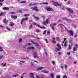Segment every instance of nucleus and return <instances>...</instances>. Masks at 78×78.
<instances>
[{
	"label": "nucleus",
	"instance_id": "nucleus-1",
	"mask_svg": "<svg viewBox=\"0 0 78 78\" xmlns=\"http://www.w3.org/2000/svg\"><path fill=\"white\" fill-rule=\"evenodd\" d=\"M31 9H32V10H34L35 11L37 12L39 11V9H37V8L36 6H34V7H32L30 8Z\"/></svg>",
	"mask_w": 78,
	"mask_h": 78
},
{
	"label": "nucleus",
	"instance_id": "nucleus-2",
	"mask_svg": "<svg viewBox=\"0 0 78 78\" xmlns=\"http://www.w3.org/2000/svg\"><path fill=\"white\" fill-rule=\"evenodd\" d=\"M28 20V18H27V17H25L23 18L21 20V25H22V24H23V22L24 21H25V20Z\"/></svg>",
	"mask_w": 78,
	"mask_h": 78
},
{
	"label": "nucleus",
	"instance_id": "nucleus-3",
	"mask_svg": "<svg viewBox=\"0 0 78 78\" xmlns=\"http://www.w3.org/2000/svg\"><path fill=\"white\" fill-rule=\"evenodd\" d=\"M49 22L50 20H49L47 19L46 20L45 22L44 21L43 22V25H46V23L47 24H48V22Z\"/></svg>",
	"mask_w": 78,
	"mask_h": 78
},
{
	"label": "nucleus",
	"instance_id": "nucleus-4",
	"mask_svg": "<svg viewBox=\"0 0 78 78\" xmlns=\"http://www.w3.org/2000/svg\"><path fill=\"white\" fill-rule=\"evenodd\" d=\"M46 10H47V11H53V10L52 8L48 7H46Z\"/></svg>",
	"mask_w": 78,
	"mask_h": 78
},
{
	"label": "nucleus",
	"instance_id": "nucleus-5",
	"mask_svg": "<svg viewBox=\"0 0 78 78\" xmlns=\"http://www.w3.org/2000/svg\"><path fill=\"white\" fill-rule=\"evenodd\" d=\"M57 46L58 47V48H57V50L58 51H60V50H61V45L59 44H57Z\"/></svg>",
	"mask_w": 78,
	"mask_h": 78
},
{
	"label": "nucleus",
	"instance_id": "nucleus-6",
	"mask_svg": "<svg viewBox=\"0 0 78 78\" xmlns=\"http://www.w3.org/2000/svg\"><path fill=\"white\" fill-rule=\"evenodd\" d=\"M66 9L68 11L70 12H71V13H73V10H72V9H70L69 8H67Z\"/></svg>",
	"mask_w": 78,
	"mask_h": 78
},
{
	"label": "nucleus",
	"instance_id": "nucleus-7",
	"mask_svg": "<svg viewBox=\"0 0 78 78\" xmlns=\"http://www.w3.org/2000/svg\"><path fill=\"white\" fill-rule=\"evenodd\" d=\"M68 33H70L71 36H73V32H72V31L70 30H68Z\"/></svg>",
	"mask_w": 78,
	"mask_h": 78
},
{
	"label": "nucleus",
	"instance_id": "nucleus-8",
	"mask_svg": "<svg viewBox=\"0 0 78 78\" xmlns=\"http://www.w3.org/2000/svg\"><path fill=\"white\" fill-rule=\"evenodd\" d=\"M41 72H43V73H49V71L47 70H42Z\"/></svg>",
	"mask_w": 78,
	"mask_h": 78
},
{
	"label": "nucleus",
	"instance_id": "nucleus-9",
	"mask_svg": "<svg viewBox=\"0 0 78 78\" xmlns=\"http://www.w3.org/2000/svg\"><path fill=\"white\" fill-rule=\"evenodd\" d=\"M56 23H53L52 24H50V27L51 28L52 27H53V26H56Z\"/></svg>",
	"mask_w": 78,
	"mask_h": 78
},
{
	"label": "nucleus",
	"instance_id": "nucleus-10",
	"mask_svg": "<svg viewBox=\"0 0 78 78\" xmlns=\"http://www.w3.org/2000/svg\"><path fill=\"white\" fill-rule=\"evenodd\" d=\"M29 76L31 78H34V74L33 73H30Z\"/></svg>",
	"mask_w": 78,
	"mask_h": 78
},
{
	"label": "nucleus",
	"instance_id": "nucleus-11",
	"mask_svg": "<svg viewBox=\"0 0 78 78\" xmlns=\"http://www.w3.org/2000/svg\"><path fill=\"white\" fill-rule=\"evenodd\" d=\"M58 2H54L53 3V4L55 6H58Z\"/></svg>",
	"mask_w": 78,
	"mask_h": 78
},
{
	"label": "nucleus",
	"instance_id": "nucleus-12",
	"mask_svg": "<svg viewBox=\"0 0 78 78\" xmlns=\"http://www.w3.org/2000/svg\"><path fill=\"white\" fill-rule=\"evenodd\" d=\"M11 17L12 18H13V19H17V16H13L12 15L11 16Z\"/></svg>",
	"mask_w": 78,
	"mask_h": 78
},
{
	"label": "nucleus",
	"instance_id": "nucleus-13",
	"mask_svg": "<svg viewBox=\"0 0 78 78\" xmlns=\"http://www.w3.org/2000/svg\"><path fill=\"white\" fill-rule=\"evenodd\" d=\"M28 49H29V50H33V49H34V47H28L27 48Z\"/></svg>",
	"mask_w": 78,
	"mask_h": 78
},
{
	"label": "nucleus",
	"instance_id": "nucleus-14",
	"mask_svg": "<svg viewBox=\"0 0 78 78\" xmlns=\"http://www.w3.org/2000/svg\"><path fill=\"white\" fill-rule=\"evenodd\" d=\"M37 53L36 52H34V57L35 58H36L37 57Z\"/></svg>",
	"mask_w": 78,
	"mask_h": 78
},
{
	"label": "nucleus",
	"instance_id": "nucleus-15",
	"mask_svg": "<svg viewBox=\"0 0 78 78\" xmlns=\"http://www.w3.org/2000/svg\"><path fill=\"white\" fill-rule=\"evenodd\" d=\"M3 21L4 23L6 24V22H7V20H6V19H4L3 20Z\"/></svg>",
	"mask_w": 78,
	"mask_h": 78
},
{
	"label": "nucleus",
	"instance_id": "nucleus-16",
	"mask_svg": "<svg viewBox=\"0 0 78 78\" xmlns=\"http://www.w3.org/2000/svg\"><path fill=\"white\" fill-rule=\"evenodd\" d=\"M9 8L8 7H4L3 8V10H9Z\"/></svg>",
	"mask_w": 78,
	"mask_h": 78
},
{
	"label": "nucleus",
	"instance_id": "nucleus-17",
	"mask_svg": "<svg viewBox=\"0 0 78 78\" xmlns=\"http://www.w3.org/2000/svg\"><path fill=\"white\" fill-rule=\"evenodd\" d=\"M64 46L65 47L66 46H67V41H66L64 44Z\"/></svg>",
	"mask_w": 78,
	"mask_h": 78
},
{
	"label": "nucleus",
	"instance_id": "nucleus-18",
	"mask_svg": "<svg viewBox=\"0 0 78 78\" xmlns=\"http://www.w3.org/2000/svg\"><path fill=\"white\" fill-rule=\"evenodd\" d=\"M73 50L74 51H76L77 49H76V48L75 47H74L73 48Z\"/></svg>",
	"mask_w": 78,
	"mask_h": 78
},
{
	"label": "nucleus",
	"instance_id": "nucleus-19",
	"mask_svg": "<svg viewBox=\"0 0 78 78\" xmlns=\"http://www.w3.org/2000/svg\"><path fill=\"white\" fill-rule=\"evenodd\" d=\"M19 76V75L18 74H16V75H13L12 76V77H14V78H16V76Z\"/></svg>",
	"mask_w": 78,
	"mask_h": 78
},
{
	"label": "nucleus",
	"instance_id": "nucleus-20",
	"mask_svg": "<svg viewBox=\"0 0 78 78\" xmlns=\"http://www.w3.org/2000/svg\"><path fill=\"white\" fill-rule=\"evenodd\" d=\"M29 6H35V5H36V4L35 3H34L33 4H29Z\"/></svg>",
	"mask_w": 78,
	"mask_h": 78
},
{
	"label": "nucleus",
	"instance_id": "nucleus-21",
	"mask_svg": "<svg viewBox=\"0 0 78 78\" xmlns=\"http://www.w3.org/2000/svg\"><path fill=\"white\" fill-rule=\"evenodd\" d=\"M5 14V12H2L0 14V16H3V14Z\"/></svg>",
	"mask_w": 78,
	"mask_h": 78
},
{
	"label": "nucleus",
	"instance_id": "nucleus-22",
	"mask_svg": "<svg viewBox=\"0 0 78 78\" xmlns=\"http://www.w3.org/2000/svg\"><path fill=\"white\" fill-rule=\"evenodd\" d=\"M3 51V49H2V48L0 47V51Z\"/></svg>",
	"mask_w": 78,
	"mask_h": 78
},
{
	"label": "nucleus",
	"instance_id": "nucleus-23",
	"mask_svg": "<svg viewBox=\"0 0 78 78\" xmlns=\"http://www.w3.org/2000/svg\"><path fill=\"white\" fill-rule=\"evenodd\" d=\"M26 3V1H23L20 2L21 3Z\"/></svg>",
	"mask_w": 78,
	"mask_h": 78
},
{
	"label": "nucleus",
	"instance_id": "nucleus-24",
	"mask_svg": "<svg viewBox=\"0 0 78 78\" xmlns=\"http://www.w3.org/2000/svg\"><path fill=\"white\" fill-rule=\"evenodd\" d=\"M58 26H60L61 27H62L63 26H64V25L63 24H58Z\"/></svg>",
	"mask_w": 78,
	"mask_h": 78
},
{
	"label": "nucleus",
	"instance_id": "nucleus-25",
	"mask_svg": "<svg viewBox=\"0 0 78 78\" xmlns=\"http://www.w3.org/2000/svg\"><path fill=\"white\" fill-rule=\"evenodd\" d=\"M41 4H43L44 5H48V3L47 2H43L41 3Z\"/></svg>",
	"mask_w": 78,
	"mask_h": 78
},
{
	"label": "nucleus",
	"instance_id": "nucleus-26",
	"mask_svg": "<svg viewBox=\"0 0 78 78\" xmlns=\"http://www.w3.org/2000/svg\"><path fill=\"white\" fill-rule=\"evenodd\" d=\"M52 42V43H53V44H56V41H55V40H51Z\"/></svg>",
	"mask_w": 78,
	"mask_h": 78
},
{
	"label": "nucleus",
	"instance_id": "nucleus-27",
	"mask_svg": "<svg viewBox=\"0 0 78 78\" xmlns=\"http://www.w3.org/2000/svg\"><path fill=\"white\" fill-rule=\"evenodd\" d=\"M62 5V3L59 4L58 3L57 4V6H61Z\"/></svg>",
	"mask_w": 78,
	"mask_h": 78
},
{
	"label": "nucleus",
	"instance_id": "nucleus-28",
	"mask_svg": "<svg viewBox=\"0 0 78 78\" xmlns=\"http://www.w3.org/2000/svg\"><path fill=\"white\" fill-rule=\"evenodd\" d=\"M44 69V67H39L38 68V70H42V69Z\"/></svg>",
	"mask_w": 78,
	"mask_h": 78
},
{
	"label": "nucleus",
	"instance_id": "nucleus-29",
	"mask_svg": "<svg viewBox=\"0 0 78 78\" xmlns=\"http://www.w3.org/2000/svg\"><path fill=\"white\" fill-rule=\"evenodd\" d=\"M35 19H36V20H39V18L37 17L36 16H35Z\"/></svg>",
	"mask_w": 78,
	"mask_h": 78
},
{
	"label": "nucleus",
	"instance_id": "nucleus-30",
	"mask_svg": "<svg viewBox=\"0 0 78 78\" xmlns=\"http://www.w3.org/2000/svg\"><path fill=\"white\" fill-rule=\"evenodd\" d=\"M17 12L18 13H22V10H18Z\"/></svg>",
	"mask_w": 78,
	"mask_h": 78
},
{
	"label": "nucleus",
	"instance_id": "nucleus-31",
	"mask_svg": "<svg viewBox=\"0 0 78 78\" xmlns=\"http://www.w3.org/2000/svg\"><path fill=\"white\" fill-rule=\"evenodd\" d=\"M51 78H54V74H52L51 75Z\"/></svg>",
	"mask_w": 78,
	"mask_h": 78
},
{
	"label": "nucleus",
	"instance_id": "nucleus-32",
	"mask_svg": "<svg viewBox=\"0 0 78 78\" xmlns=\"http://www.w3.org/2000/svg\"><path fill=\"white\" fill-rule=\"evenodd\" d=\"M36 45H37V48H39V49H40V48L39 47V45L38 44H37V43H36Z\"/></svg>",
	"mask_w": 78,
	"mask_h": 78
},
{
	"label": "nucleus",
	"instance_id": "nucleus-33",
	"mask_svg": "<svg viewBox=\"0 0 78 78\" xmlns=\"http://www.w3.org/2000/svg\"><path fill=\"white\" fill-rule=\"evenodd\" d=\"M69 49L70 50V49H71V46H70V44L69 45Z\"/></svg>",
	"mask_w": 78,
	"mask_h": 78
},
{
	"label": "nucleus",
	"instance_id": "nucleus-34",
	"mask_svg": "<svg viewBox=\"0 0 78 78\" xmlns=\"http://www.w3.org/2000/svg\"><path fill=\"white\" fill-rule=\"evenodd\" d=\"M3 55H0V59H2V58H3Z\"/></svg>",
	"mask_w": 78,
	"mask_h": 78
},
{
	"label": "nucleus",
	"instance_id": "nucleus-35",
	"mask_svg": "<svg viewBox=\"0 0 78 78\" xmlns=\"http://www.w3.org/2000/svg\"><path fill=\"white\" fill-rule=\"evenodd\" d=\"M33 24L34 25H36V26L37 25V23H34V22L33 23Z\"/></svg>",
	"mask_w": 78,
	"mask_h": 78
},
{
	"label": "nucleus",
	"instance_id": "nucleus-36",
	"mask_svg": "<svg viewBox=\"0 0 78 78\" xmlns=\"http://www.w3.org/2000/svg\"><path fill=\"white\" fill-rule=\"evenodd\" d=\"M66 19L67 18H66L64 17L62 18V19L63 20H68V19Z\"/></svg>",
	"mask_w": 78,
	"mask_h": 78
},
{
	"label": "nucleus",
	"instance_id": "nucleus-37",
	"mask_svg": "<svg viewBox=\"0 0 78 78\" xmlns=\"http://www.w3.org/2000/svg\"><path fill=\"white\" fill-rule=\"evenodd\" d=\"M56 77L57 78H61V76H60L59 75H58V76H56Z\"/></svg>",
	"mask_w": 78,
	"mask_h": 78
},
{
	"label": "nucleus",
	"instance_id": "nucleus-38",
	"mask_svg": "<svg viewBox=\"0 0 78 78\" xmlns=\"http://www.w3.org/2000/svg\"><path fill=\"white\" fill-rule=\"evenodd\" d=\"M67 76L66 75H64L63 76V78H67Z\"/></svg>",
	"mask_w": 78,
	"mask_h": 78
},
{
	"label": "nucleus",
	"instance_id": "nucleus-39",
	"mask_svg": "<svg viewBox=\"0 0 78 78\" xmlns=\"http://www.w3.org/2000/svg\"><path fill=\"white\" fill-rule=\"evenodd\" d=\"M47 33L48 34H49V35L50 33V30H48L47 31Z\"/></svg>",
	"mask_w": 78,
	"mask_h": 78
},
{
	"label": "nucleus",
	"instance_id": "nucleus-40",
	"mask_svg": "<svg viewBox=\"0 0 78 78\" xmlns=\"http://www.w3.org/2000/svg\"><path fill=\"white\" fill-rule=\"evenodd\" d=\"M36 32H37V33H40V30L38 29L36 30Z\"/></svg>",
	"mask_w": 78,
	"mask_h": 78
},
{
	"label": "nucleus",
	"instance_id": "nucleus-41",
	"mask_svg": "<svg viewBox=\"0 0 78 78\" xmlns=\"http://www.w3.org/2000/svg\"><path fill=\"white\" fill-rule=\"evenodd\" d=\"M52 64H53V65H55V62L53 61Z\"/></svg>",
	"mask_w": 78,
	"mask_h": 78
},
{
	"label": "nucleus",
	"instance_id": "nucleus-42",
	"mask_svg": "<svg viewBox=\"0 0 78 78\" xmlns=\"http://www.w3.org/2000/svg\"><path fill=\"white\" fill-rule=\"evenodd\" d=\"M6 29L9 30V31H10V29L8 27H6Z\"/></svg>",
	"mask_w": 78,
	"mask_h": 78
},
{
	"label": "nucleus",
	"instance_id": "nucleus-43",
	"mask_svg": "<svg viewBox=\"0 0 78 78\" xmlns=\"http://www.w3.org/2000/svg\"><path fill=\"white\" fill-rule=\"evenodd\" d=\"M15 13H16V12H11V14H14Z\"/></svg>",
	"mask_w": 78,
	"mask_h": 78
},
{
	"label": "nucleus",
	"instance_id": "nucleus-44",
	"mask_svg": "<svg viewBox=\"0 0 78 78\" xmlns=\"http://www.w3.org/2000/svg\"><path fill=\"white\" fill-rule=\"evenodd\" d=\"M24 16H30V14H25L24 15Z\"/></svg>",
	"mask_w": 78,
	"mask_h": 78
},
{
	"label": "nucleus",
	"instance_id": "nucleus-45",
	"mask_svg": "<svg viewBox=\"0 0 78 78\" xmlns=\"http://www.w3.org/2000/svg\"><path fill=\"white\" fill-rule=\"evenodd\" d=\"M32 27V25H30L29 28L30 30Z\"/></svg>",
	"mask_w": 78,
	"mask_h": 78
},
{
	"label": "nucleus",
	"instance_id": "nucleus-46",
	"mask_svg": "<svg viewBox=\"0 0 78 78\" xmlns=\"http://www.w3.org/2000/svg\"><path fill=\"white\" fill-rule=\"evenodd\" d=\"M14 24L13 23L12 24H10V26H13V25H14Z\"/></svg>",
	"mask_w": 78,
	"mask_h": 78
},
{
	"label": "nucleus",
	"instance_id": "nucleus-47",
	"mask_svg": "<svg viewBox=\"0 0 78 78\" xmlns=\"http://www.w3.org/2000/svg\"><path fill=\"white\" fill-rule=\"evenodd\" d=\"M46 33V30H44V32H43V34H45Z\"/></svg>",
	"mask_w": 78,
	"mask_h": 78
},
{
	"label": "nucleus",
	"instance_id": "nucleus-48",
	"mask_svg": "<svg viewBox=\"0 0 78 78\" xmlns=\"http://www.w3.org/2000/svg\"><path fill=\"white\" fill-rule=\"evenodd\" d=\"M22 38H20L19 40V42H21V41H22Z\"/></svg>",
	"mask_w": 78,
	"mask_h": 78
},
{
	"label": "nucleus",
	"instance_id": "nucleus-49",
	"mask_svg": "<svg viewBox=\"0 0 78 78\" xmlns=\"http://www.w3.org/2000/svg\"><path fill=\"white\" fill-rule=\"evenodd\" d=\"M45 41L46 42V43H48V41L47 40V39H45Z\"/></svg>",
	"mask_w": 78,
	"mask_h": 78
},
{
	"label": "nucleus",
	"instance_id": "nucleus-50",
	"mask_svg": "<svg viewBox=\"0 0 78 78\" xmlns=\"http://www.w3.org/2000/svg\"><path fill=\"white\" fill-rule=\"evenodd\" d=\"M57 41H59V37H57Z\"/></svg>",
	"mask_w": 78,
	"mask_h": 78
},
{
	"label": "nucleus",
	"instance_id": "nucleus-51",
	"mask_svg": "<svg viewBox=\"0 0 78 78\" xmlns=\"http://www.w3.org/2000/svg\"><path fill=\"white\" fill-rule=\"evenodd\" d=\"M52 28L53 30L54 31H55V27H53L52 26Z\"/></svg>",
	"mask_w": 78,
	"mask_h": 78
},
{
	"label": "nucleus",
	"instance_id": "nucleus-52",
	"mask_svg": "<svg viewBox=\"0 0 78 78\" xmlns=\"http://www.w3.org/2000/svg\"><path fill=\"white\" fill-rule=\"evenodd\" d=\"M65 67L66 69H67V65H66L65 66Z\"/></svg>",
	"mask_w": 78,
	"mask_h": 78
},
{
	"label": "nucleus",
	"instance_id": "nucleus-53",
	"mask_svg": "<svg viewBox=\"0 0 78 78\" xmlns=\"http://www.w3.org/2000/svg\"><path fill=\"white\" fill-rule=\"evenodd\" d=\"M6 63H4L3 65V67H5V66H6Z\"/></svg>",
	"mask_w": 78,
	"mask_h": 78
},
{
	"label": "nucleus",
	"instance_id": "nucleus-54",
	"mask_svg": "<svg viewBox=\"0 0 78 78\" xmlns=\"http://www.w3.org/2000/svg\"><path fill=\"white\" fill-rule=\"evenodd\" d=\"M61 68L62 69H64V67H63V66H61Z\"/></svg>",
	"mask_w": 78,
	"mask_h": 78
},
{
	"label": "nucleus",
	"instance_id": "nucleus-55",
	"mask_svg": "<svg viewBox=\"0 0 78 78\" xmlns=\"http://www.w3.org/2000/svg\"><path fill=\"white\" fill-rule=\"evenodd\" d=\"M4 1V0H0V2H3Z\"/></svg>",
	"mask_w": 78,
	"mask_h": 78
},
{
	"label": "nucleus",
	"instance_id": "nucleus-56",
	"mask_svg": "<svg viewBox=\"0 0 78 78\" xmlns=\"http://www.w3.org/2000/svg\"><path fill=\"white\" fill-rule=\"evenodd\" d=\"M2 5H3V4H2V3L0 2V6H2Z\"/></svg>",
	"mask_w": 78,
	"mask_h": 78
},
{
	"label": "nucleus",
	"instance_id": "nucleus-57",
	"mask_svg": "<svg viewBox=\"0 0 78 78\" xmlns=\"http://www.w3.org/2000/svg\"><path fill=\"white\" fill-rule=\"evenodd\" d=\"M31 45V44L30 43H28L27 45Z\"/></svg>",
	"mask_w": 78,
	"mask_h": 78
},
{
	"label": "nucleus",
	"instance_id": "nucleus-58",
	"mask_svg": "<svg viewBox=\"0 0 78 78\" xmlns=\"http://www.w3.org/2000/svg\"><path fill=\"white\" fill-rule=\"evenodd\" d=\"M58 55H61V53L60 52H59L58 53Z\"/></svg>",
	"mask_w": 78,
	"mask_h": 78
},
{
	"label": "nucleus",
	"instance_id": "nucleus-59",
	"mask_svg": "<svg viewBox=\"0 0 78 78\" xmlns=\"http://www.w3.org/2000/svg\"><path fill=\"white\" fill-rule=\"evenodd\" d=\"M21 62H23V63H25V61H20Z\"/></svg>",
	"mask_w": 78,
	"mask_h": 78
},
{
	"label": "nucleus",
	"instance_id": "nucleus-60",
	"mask_svg": "<svg viewBox=\"0 0 78 78\" xmlns=\"http://www.w3.org/2000/svg\"><path fill=\"white\" fill-rule=\"evenodd\" d=\"M75 46H76V48H78V46H77V44H75Z\"/></svg>",
	"mask_w": 78,
	"mask_h": 78
},
{
	"label": "nucleus",
	"instance_id": "nucleus-61",
	"mask_svg": "<svg viewBox=\"0 0 78 78\" xmlns=\"http://www.w3.org/2000/svg\"><path fill=\"white\" fill-rule=\"evenodd\" d=\"M67 54H68V55H70V52H68Z\"/></svg>",
	"mask_w": 78,
	"mask_h": 78
},
{
	"label": "nucleus",
	"instance_id": "nucleus-62",
	"mask_svg": "<svg viewBox=\"0 0 78 78\" xmlns=\"http://www.w3.org/2000/svg\"><path fill=\"white\" fill-rule=\"evenodd\" d=\"M70 2L69 1V2H68V4H70Z\"/></svg>",
	"mask_w": 78,
	"mask_h": 78
},
{
	"label": "nucleus",
	"instance_id": "nucleus-63",
	"mask_svg": "<svg viewBox=\"0 0 78 78\" xmlns=\"http://www.w3.org/2000/svg\"><path fill=\"white\" fill-rule=\"evenodd\" d=\"M45 28V27H42L41 28H42V29H44V28Z\"/></svg>",
	"mask_w": 78,
	"mask_h": 78
},
{
	"label": "nucleus",
	"instance_id": "nucleus-64",
	"mask_svg": "<svg viewBox=\"0 0 78 78\" xmlns=\"http://www.w3.org/2000/svg\"><path fill=\"white\" fill-rule=\"evenodd\" d=\"M19 64L20 65H22V64L21 62H19Z\"/></svg>",
	"mask_w": 78,
	"mask_h": 78
}]
</instances>
